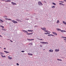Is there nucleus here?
Wrapping results in <instances>:
<instances>
[{
	"mask_svg": "<svg viewBox=\"0 0 66 66\" xmlns=\"http://www.w3.org/2000/svg\"><path fill=\"white\" fill-rule=\"evenodd\" d=\"M0 21H1V22L2 21V20L0 19Z\"/></svg>",
	"mask_w": 66,
	"mask_h": 66,
	"instance_id": "35",
	"label": "nucleus"
},
{
	"mask_svg": "<svg viewBox=\"0 0 66 66\" xmlns=\"http://www.w3.org/2000/svg\"><path fill=\"white\" fill-rule=\"evenodd\" d=\"M40 43H42V44H48L47 42H40Z\"/></svg>",
	"mask_w": 66,
	"mask_h": 66,
	"instance_id": "4",
	"label": "nucleus"
},
{
	"mask_svg": "<svg viewBox=\"0 0 66 66\" xmlns=\"http://www.w3.org/2000/svg\"><path fill=\"white\" fill-rule=\"evenodd\" d=\"M1 48V47H0V48Z\"/></svg>",
	"mask_w": 66,
	"mask_h": 66,
	"instance_id": "62",
	"label": "nucleus"
},
{
	"mask_svg": "<svg viewBox=\"0 0 66 66\" xmlns=\"http://www.w3.org/2000/svg\"><path fill=\"white\" fill-rule=\"evenodd\" d=\"M27 31L29 32H33V30H28Z\"/></svg>",
	"mask_w": 66,
	"mask_h": 66,
	"instance_id": "19",
	"label": "nucleus"
},
{
	"mask_svg": "<svg viewBox=\"0 0 66 66\" xmlns=\"http://www.w3.org/2000/svg\"><path fill=\"white\" fill-rule=\"evenodd\" d=\"M59 51V50H58L57 49L55 50V51L56 52H58V51Z\"/></svg>",
	"mask_w": 66,
	"mask_h": 66,
	"instance_id": "13",
	"label": "nucleus"
},
{
	"mask_svg": "<svg viewBox=\"0 0 66 66\" xmlns=\"http://www.w3.org/2000/svg\"><path fill=\"white\" fill-rule=\"evenodd\" d=\"M28 55H31V56L33 55V54L31 53H28Z\"/></svg>",
	"mask_w": 66,
	"mask_h": 66,
	"instance_id": "18",
	"label": "nucleus"
},
{
	"mask_svg": "<svg viewBox=\"0 0 66 66\" xmlns=\"http://www.w3.org/2000/svg\"><path fill=\"white\" fill-rule=\"evenodd\" d=\"M8 40H10V39H8Z\"/></svg>",
	"mask_w": 66,
	"mask_h": 66,
	"instance_id": "61",
	"label": "nucleus"
},
{
	"mask_svg": "<svg viewBox=\"0 0 66 66\" xmlns=\"http://www.w3.org/2000/svg\"><path fill=\"white\" fill-rule=\"evenodd\" d=\"M11 0H8L7 1H5V2H11Z\"/></svg>",
	"mask_w": 66,
	"mask_h": 66,
	"instance_id": "17",
	"label": "nucleus"
},
{
	"mask_svg": "<svg viewBox=\"0 0 66 66\" xmlns=\"http://www.w3.org/2000/svg\"><path fill=\"white\" fill-rule=\"evenodd\" d=\"M51 36H54V35H52V34H51Z\"/></svg>",
	"mask_w": 66,
	"mask_h": 66,
	"instance_id": "38",
	"label": "nucleus"
},
{
	"mask_svg": "<svg viewBox=\"0 0 66 66\" xmlns=\"http://www.w3.org/2000/svg\"><path fill=\"white\" fill-rule=\"evenodd\" d=\"M22 31L23 32H25V33H28V32L26 31H25L24 30H23Z\"/></svg>",
	"mask_w": 66,
	"mask_h": 66,
	"instance_id": "7",
	"label": "nucleus"
},
{
	"mask_svg": "<svg viewBox=\"0 0 66 66\" xmlns=\"http://www.w3.org/2000/svg\"><path fill=\"white\" fill-rule=\"evenodd\" d=\"M2 0V1H4V0Z\"/></svg>",
	"mask_w": 66,
	"mask_h": 66,
	"instance_id": "53",
	"label": "nucleus"
},
{
	"mask_svg": "<svg viewBox=\"0 0 66 66\" xmlns=\"http://www.w3.org/2000/svg\"><path fill=\"white\" fill-rule=\"evenodd\" d=\"M47 36H51V34L48 35Z\"/></svg>",
	"mask_w": 66,
	"mask_h": 66,
	"instance_id": "30",
	"label": "nucleus"
},
{
	"mask_svg": "<svg viewBox=\"0 0 66 66\" xmlns=\"http://www.w3.org/2000/svg\"><path fill=\"white\" fill-rule=\"evenodd\" d=\"M45 2V3H47V2Z\"/></svg>",
	"mask_w": 66,
	"mask_h": 66,
	"instance_id": "55",
	"label": "nucleus"
},
{
	"mask_svg": "<svg viewBox=\"0 0 66 66\" xmlns=\"http://www.w3.org/2000/svg\"><path fill=\"white\" fill-rule=\"evenodd\" d=\"M64 40H66V39H64Z\"/></svg>",
	"mask_w": 66,
	"mask_h": 66,
	"instance_id": "51",
	"label": "nucleus"
},
{
	"mask_svg": "<svg viewBox=\"0 0 66 66\" xmlns=\"http://www.w3.org/2000/svg\"><path fill=\"white\" fill-rule=\"evenodd\" d=\"M57 23H59V22H60V21H59V20H57Z\"/></svg>",
	"mask_w": 66,
	"mask_h": 66,
	"instance_id": "29",
	"label": "nucleus"
},
{
	"mask_svg": "<svg viewBox=\"0 0 66 66\" xmlns=\"http://www.w3.org/2000/svg\"><path fill=\"white\" fill-rule=\"evenodd\" d=\"M34 15H36V13H34Z\"/></svg>",
	"mask_w": 66,
	"mask_h": 66,
	"instance_id": "43",
	"label": "nucleus"
},
{
	"mask_svg": "<svg viewBox=\"0 0 66 66\" xmlns=\"http://www.w3.org/2000/svg\"><path fill=\"white\" fill-rule=\"evenodd\" d=\"M0 54L1 56H2V55H4V53H3L0 52Z\"/></svg>",
	"mask_w": 66,
	"mask_h": 66,
	"instance_id": "8",
	"label": "nucleus"
},
{
	"mask_svg": "<svg viewBox=\"0 0 66 66\" xmlns=\"http://www.w3.org/2000/svg\"><path fill=\"white\" fill-rule=\"evenodd\" d=\"M49 52H53V50H49Z\"/></svg>",
	"mask_w": 66,
	"mask_h": 66,
	"instance_id": "15",
	"label": "nucleus"
},
{
	"mask_svg": "<svg viewBox=\"0 0 66 66\" xmlns=\"http://www.w3.org/2000/svg\"><path fill=\"white\" fill-rule=\"evenodd\" d=\"M41 29H42V30H44V31L45 32H47V33H51V32H49V31L48 30H46V28H41Z\"/></svg>",
	"mask_w": 66,
	"mask_h": 66,
	"instance_id": "1",
	"label": "nucleus"
},
{
	"mask_svg": "<svg viewBox=\"0 0 66 66\" xmlns=\"http://www.w3.org/2000/svg\"><path fill=\"white\" fill-rule=\"evenodd\" d=\"M38 4L39 5H40V6H42V5H43V4H42L41 2H38Z\"/></svg>",
	"mask_w": 66,
	"mask_h": 66,
	"instance_id": "2",
	"label": "nucleus"
},
{
	"mask_svg": "<svg viewBox=\"0 0 66 66\" xmlns=\"http://www.w3.org/2000/svg\"><path fill=\"white\" fill-rule=\"evenodd\" d=\"M52 9L53 8H55V6H52Z\"/></svg>",
	"mask_w": 66,
	"mask_h": 66,
	"instance_id": "27",
	"label": "nucleus"
},
{
	"mask_svg": "<svg viewBox=\"0 0 66 66\" xmlns=\"http://www.w3.org/2000/svg\"><path fill=\"white\" fill-rule=\"evenodd\" d=\"M21 52H24V51H21Z\"/></svg>",
	"mask_w": 66,
	"mask_h": 66,
	"instance_id": "36",
	"label": "nucleus"
},
{
	"mask_svg": "<svg viewBox=\"0 0 66 66\" xmlns=\"http://www.w3.org/2000/svg\"><path fill=\"white\" fill-rule=\"evenodd\" d=\"M5 19H6V20H11V21L12 20L11 19H10L5 18Z\"/></svg>",
	"mask_w": 66,
	"mask_h": 66,
	"instance_id": "12",
	"label": "nucleus"
},
{
	"mask_svg": "<svg viewBox=\"0 0 66 66\" xmlns=\"http://www.w3.org/2000/svg\"><path fill=\"white\" fill-rule=\"evenodd\" d=\"M7 16H6V18H7Z\"/></svg>",
	"mask_w": 66,
	"mask_h": 66,
	"instance_id": "58",
	"label": "nucleus"
},
{
	"mask_svg": "<svg viewBox=\"0 0 66 66\" xmlns=\"http://www.w3.org/2000/svg\"><path fill=\"white\" fill-rule=\"evenodd\" d=\"M10 42H12V43H13V41L10 40Z\"/></svg>",
	"mask_w": 66,
	"mask_h": 66,
	"instance_id": "42",
	"label": "nucleus"
},
{
	"mask_svg": "<svg viewBox=\"0 0 66 66\" xmlns=\"http://www.w3.org/2000/svg\"><path fill=\"white\" fill-rule=\"evenodd\" d=\"M3 30L4 31V30H6L4 29H3Z\"/></svg>",
	"mask_w": 66,
	"mask_h": 66,
	"instance_id": "52",
	"label": "nucleus"
},
{
	"mask_svg": "<svg viewBox=\"0 0 66 66\" xmlns=\"http://www.w3.org/2000/svg\"><path fill=\"white\" fill-rule=\"evenodd\" d=\"M36 19L37 20H38V19L36 18Z\"/></svg>",
	"mask_w": 66,
	"mask_h": 66,
	"instance_id": "57",
	"label": "nucleus"
},
{
	"mask_svg": "<svg viewBox=\"0 0 66 66\" xmlns=\"http://www.w3.org/2000/svg\"><path fill=\"white\" fill-rule=\"evenodd\" d=\"M60 31H61V32H62V33H63H63L64 32V30H61Z\"/></svg>",
	"mask_w": 66,
	"mask_h": 66,
	"instance_id": "26",
	"label": "nucleus"
},
{
	"mask_svg": "<svg viewBox=\"0 0 66 66\" xmlns=\"http://www.w3.org/2000/svg\"><path fill=\"white\" fill-rule=\"evenodd\" d=\"M63 23L66 25V22H65L64 21H63L62 22Z\"/></svg>",
	"mask_w": 66,
	"mask_h": 66,
	"instance_id": "21",
	"label": "nucleus"
},
{
	"mask_svg": "<svg viewBox=\"0 0 66 66\" xmlns=\"http://www.w3.org/2000/svg\"><path fill=\"white\" fill-rule=\"evenodd\" d=\"M4 17V18H5L6 17H5V16H4V17Z\"/></svg>",
	"mask_w": 66,
	"mask_h": 66,
	"instance_id": "54",
	"label": "nucleus"
},
{
	"mask_svg": "<svg viewBox=\"0 0 66 66\" xmlns=\"http://www.w3.org/2000/svg\"><path fill=\"white\" fill-rule=\"evenodd\" d=\"M1 56H2V57H6L5 56H3V55H2Z\"/></svg>",
	"mask_w": 66,
	"mask_h": 66,
	"instance_id": "24",
	"label": "nucleus"
},
{
	"mask_svg": "<svg viewBox=\"0 0 66 66\" xmlns=\"http://www.w3.org/2000/svg\"><path fill=\"white\" fill-rule=\"evenodd\" d=\"M26 19V20H29V19Z\"/></svg>",
	"mask_w": 66,
	"mask_h": 66,
	"instance_id": "49",
	"label": "nucleus"
},
{
	"mask_svg": "<svg viewBox=\"0 0 66 66\" xmlns=\"http://www.w3.org/2000/svg\"><path fill=\"white\" fill-rule=\"evenodd\" d=\"M66 42V41H65Z\"/></svg>",
	"mask_w": 66,
	"mask_h": 66,
	"instance_id": "63",
	"label": "nucleus"
},
{
	"mask_svg": "<svg viewBox=\"0 0 66 66\" xmlns=\"http://www.w3.org/2000/svg\"><path fill=\"white\" fill-rule=\"evenodd\" d=\"M50 34V33H47V34Z\"/></svg>",
	"mask_w": 66,
	"mask_h": 66,
	"instance_id": "46",
	"label": "nucleus"
},
{
	"mask_svg": "<svg viewBox=\"0 0 66 66\" xmlns=\"http://www.w3.org/2000/svg\"><path fill=\"white\" fill-rule=\"evenodd\" d=\"M57 60L58 61H62V60L59 59H57Z\"/></svg>",
	"mask_w": 66,
	"mask_h": 66,
	"instance_id": "22",
	"label": "nucleus"
},
{
	"mask_svg": "<svg viewBox=\"0 0 66 66\" xmlns=\"http://www.w3.org/2000/svg\"><path fill=\"white\" fill-rule=\"evenodd\" d=\"M16 65H18V66H19V64H18V63H16Z\"/></svg>",
	"mask_w": 66,
	"mask_h": 66,
	"instance_id": "39",
	"label": "nucleus"
},
{
	"mask_svg": "<svg viewBox=\"0 0 66 66\" xmlns=\"http://www.w3.org/2000/svg\"><path fill=\"white\" fill-rule=\"evenodd\" d=\"M59 2H61L62 3H64V2H62V1H59Z\"/></svg>",
	"mask_w": 66,
	"mask_h": 66,
	"instance_id": "31",
	"label": "nucleus"
},
{
	"mask_svg": "<svg viewBox=\"0 0 66 66\" xmlns=\"http://www.w3.org/2000/svg\"><path fill=\"white\" fill-rule=\"evenodd\" d=\"M56 30H57V31H60L61 30V29L59 28H56Z\"/></svg>",
	"mask_w": 66,
	"mask_h": 66,
	"instance_id": "14",
	"label": "nucleus"
},
{
	"mask_svg": "<svg viewBox=\"0 0 66 66\" xmlns=\"http://www.w3.org/2000/svg\"><path fill=\"white\" fill-rule=\"evenodd\" d=\"M52 4H54V5H56V4H55V3H52Z\"/></svg>",
	"mask_w": 66,
	"mask_h": 66,
	"instance_id": "25",
	"label": "nucleus"
},
{
	"mask_svg": "<svg viewBox=\"0 0 66 66\" xmlns=\"http://www.w3.org/2000/svg\"><path fill=\"white\" fill-rule=\"evenodd\" d=\"M4 52H5L6 54L8 53H10V52H7V51H4Z\"/></svg>",
	"mask_w": 66,
	"mask_h": 66,
	"instance_id": "16",
	"label": "nucleus"
},
{
	"mask_svg": "<svg viewBox=\"0 0 66 66\" xmlns=\"http://www.w3.org/2000/svg\"><path fill=\"white\" fill-rule=\"evenodd\" d=\"M27 35H29V33H27Z\"/></svg>",
	"mask_w": 66,
	"mask_h": 66,
	"instance_id": "50",
	"label": "nucleus"
},
{
	"mask_svg": "<svg viewBox=\"0 0 66 66\" xmlns=\"http://www.w3.org/2000/svg\"><path fill=\"white\" fill-rule=\"evenodd\" d=\"M40 47H42V45H40Z\"/></svg>",
	"mask_w": 66,
	"mask_h": 66,
	"instance_id": "47",
	"label": "nucleus"
},
{
	"mask_svg": "<svg viewBox=\"0 0 66 66\" xmlns=\"http://www.w3.org/2000/svg\"><path fill=\"white\" fill-rule=\"evenodd\" d=\"M61 37L63 38H65L66 39V37Z\"/></svg>",
	"mask_w": 66,
	"mask_h": 66,
	"instance_id": "28",
	"label": "nucleus"
},
{
	"mask_svg": "<svg viewBox=\"0 0 66 66\" xmlns=\"http://www.w3.org/2000/svg\"><path fill=\"white\" fill-rule=\"evenodd\" d=\"M38 27V26H35L34 27V28H35V27Z\"/></svg>",
	"mask_w": 66,
	"mask_h": 66,
	"instance_id": "40",
	"label": "nucleus"
},
{
	"mask_svg": "<svg viewBox=\"0 0 66 66\" xmlns=\"http://www.w3.org/2000/svg\"><path fill=\"white\" fill-rule=\"evenodd\" d=\"M4 50H5L6 49V48H4Z\"/></svg>",
	"mask_w": 66,
	"mask_h": 66,
	"instance_id": "44",
	"label": "nucleus"
},
{
	"mask_svg": "<svg viewBox=\"0 0 66 66\" xmlns=\"http://www.w3.org/2000/svg\"><path fill=\"white\" fill-rule=\"evenodd\" d=\"M11 3L12 4V5H17V4H16V3L13 2H11Z\"/></svg>",
	"mask_w": 66,
	"mask_h": 66,
	"instance_id": "5",
	"label": "nucleus"
},
{
	"mask_svg": "<svg viewBox=\"0 0 66 66\" xmlns=\"http://www.w3.org/2000/svg\"><path fill=\"white\" fill-rule=\"evenodd\" d=\"M8 59L9 60H12V58L10 57V56H8Z\"/></svg>",
	"mask_w": 66,
	"mask_h": 66,
	"instance_id": "20",
	"label": "nucleus"
},
{
	"mask_svg": "<svg viewBox=\"0 0 66 66\" xmlns=\"http://www.w3.org/2000/svg\"><path fill=\"white\" fill-rule=\"evenodd\" d=\"M52 33L53 34H54V35H57V34L56 33L54 32H52Z\"/></svg>",
	"mask_w": 66,
	"mask_h": 66,
	"instance_id": "6",
	"label": "nucleus"
},
{
	"mask_svg": "<svg viewBox=\"0 0 66 66\" xmlns=\"http://www.w3.org/2000/svg\"><path fill=\"white\" fill-rule=\"evenodd\" d=\"M44 34H45L47 35V34H48V33H44Z\"/></svg>",
	"mask_w": 66,
	"mask_h": 66,
	"instance_id": "37",
	"label": "nucleus"
},
{
	"mask_svg": "<svg viewBox=\"0 0 66 66\" xmlns=\"http://www.w3.org/2000/svg\"><path fill=\"white\" fill-rule=\"evenodd\" d=\"M0 27L2 28L3 29H4V26H0Z\"/></svg>",
	"mask_w": 66,
	"mask_h": 66,
	"instance_id": "23",
	"label": "nucleus"
},
{
	"mask_svg": "<svg viewBox=\"0 0 66 66\" xmlns=\"http://www.w3.org/2000/svg\"><path fill=\"white\" fill-rule=\"evenodd\" d=\"M12 22H13V23H18L17 21H16L14 20L12 21Z\"/></svg>",
	"mask_w": 66,
	"mask_h": 66,
	"instance_id": "3",
	"label": "nucleus"
},
{
	"mask_svg": "<svg viewBox=\"0 0 66 66\" xmlns=\"http://www.w3.org/2000/svg\"><path fill=\"white\" fill-rule=\"evenodd\" d=\"M45 50V49H44V50Z\"/></svg>",
	"mask_w": 66,
	"mask_h": 66,
	"instance_id": "60",
	"label": "nucleus"
},
{
	"mask_svg": "<svg viewBox=\"0 0 66 66\" xmlns=\"http://www.w3.org/2000/svg\"><path fill=\"white\" fill-rule=\"evenodd\" d=\"M27 39L28 40H34V39Z\"/></svg>",
	"mask_w": 66,
	"mask_h": 66,
	"instance_id": "10",
	"label": "nucleus"
},
{
	"mask_svg": "<svg viewBox=\"0 0 66 66\" xmlns=\"http://www.w3.org/2000/svg\"><path fill=\"white\" fill-rule=\"evenodd\" d=\"M4 22V21H2L1 22Z\"/></svg>",
	"mask_w": 66,
	"mask_h": 66,
	"instance_id": "48",
	"label": "nucleus"
},
{
	"mask_svg": "<svg viewBox=\"0 0 66 66\" xmlns=\"http://www.w3.org/2000/svg\"><path fill=\"white\" fill-rule=\"evenodd\" d=\"M39 39V40H43V39Z\"/></svg>",
	"mask_w": 66,
	"mask_h": 66,
	"instance_id": "32",
	"label": "nucleus"
},
{
	"mask_svg": "<svg viewBox=\"0 0 66 66\" xmlns=\"http://www.w3.org/2000/svg\"><path fill=\"white\" fill-rule=\"evenodd\" d=\"M2 36H1V35H0V37H2Z\"/></svg>",
	"mask_w": 66,
	"mask_h": 66,
	"instance_id": "56",
	"label": "nucleus"
},
{
	"mask_svg": "<svg viewBox=\"0 0 66 66\" xmlns=\"http://www.w3.org/2000/svg\"><path fill=\"white\" fill-rule=\"evenodd\" d=\"M29 44H30V45H33V44L32 43H30Z\"/></svg>",
	"mask_w": 66,
	"mask_h": 66,
	"instance_id": "34",
	"label": "nucleus"
},
{
	"mask_svg": "<svg viewBox=\"0 0 66 66\" xmlns=\"http://www.w3.org/2000/svg\"><path fill=\"white\" fill-rule=\"evenodd\" d=\"M64 1L65 2H66V0H64Z\"/></svg>",
	"mask_w": 66,
	"mask_h": 66,
	"instance_id": "45",
	"label": "nucleus"
},
{
	"mask_svg": "<svg viewBox=\"0 0 66 66\" xmlns=\"http://www.w3.org/2000/svg\"><path fill=\"white\" fill-rule=\"evenodd\" d=\"M32 34H33V33H29V35H30V34H31V35Z\"/></svg>",
	"mask_w": 66,
	"mask_h": 66,
	"instance_id": "33",
	"label": "nucleus"
},
{
	"mask_svg": "<svg viewBox=\"0 0 66 66\" xmlns=\"http://www.w3.org/2000/svg\"><path fill=\"white\" fill-rule=\"evenodd\" d=\"M59 4H60V5H63V6H64V5H65L64 4L62 3H59Z\"/></svg>",
	"mask_w": 66,
	"mask_h": 66,
	"instance_id": "9",
	"label": "nucleus"
},
{
	"mask_svg": "<svg viewBox=\"0 0 66 66\" xmlns=\"http://www.w3.org/2000/svg\"><path fill=\"white\" fill-rule=\"evenodd\" d=\"M2 30H3V29H2Z\"/></svg>",
	"mask_w": 66,
	"mask_h": 66,
	"instance_id": "59",
	"label": "nucleus"
},
{
	"mask_svg": "<svg viewBox=\"0 0 66 66\" xmlns=\"http://www.w3.org/2000/svg\"><path fill=\"white\" fill-rule=\"evenodd\" d=\"M16 21H20V22H21V20H20L18 19H16Z\"/></svg>",
	"mask_w": 66,
	"mask_h": 66,
	"instance_id": "11",
	"label": "nucleus"
},
{
	"mask_svg": "<svg viewBox=\"0 0 66 66\" xmlns=\"http://www.w3.org/2000/svg\"><path fill=\"white\" fill-rule=\"evenodd\" d=\"M63 32H66V31L65 30H64Z\"/></svg>",
	"mask_w": 66,
	"mask_h": 66,
	"instance_id": "41",
	"label": "nucleus"
}]
</instances>
